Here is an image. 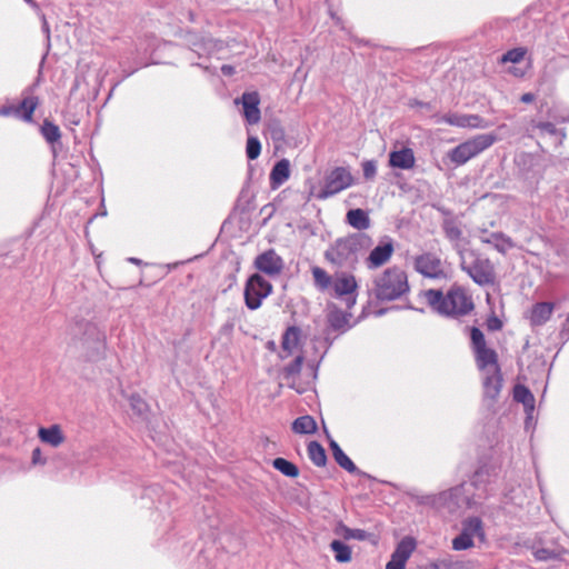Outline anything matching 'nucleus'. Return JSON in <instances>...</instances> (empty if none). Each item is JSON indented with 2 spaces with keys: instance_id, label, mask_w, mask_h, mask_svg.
Listing matches in <instances>:
<instances>
[{
  "instance_id": "1",
  "label": "nucleus",
  "mask_w": 569,
  "mask_h": 569,
  "mask_svg": "<svg viewBox=\"0 0 569 569\" xmlns=\"http://www.w3.org/2000/svg\"><path fill=\"white\" fill-rule=\"evenodd\" d=\"M72 343L80 357L87 361H99L107 351V336L97 322L81 320L71 330Z\"/></svg>"
},
{
  "instance_id": "2",
  "label": "nucleus",
  "mask_w": 569,
  "mask_h": 569,
  "mask_svg": "<svg viewBox=\"0 0 569 569\" xmlns=\"http://www.w3.org/2000/svg\"><path fill=\"white\" fill-rule=\"evenodd\" d=\"M427 303L445 316H463L473 309L471 296L461 287H452L446 296L440 290L430 289L423 293Z\"/></svg>"
},
{
  "instance_id": "3",
  "label": "nucleus",
  "mask_w": 569,
  "mask_h": 569,
  "mask_svg": "<svg viewBox=\"0 0 569 569\" xmlns=\"http://www.w3.org/2000/svg\"><path fill=\"white\" fill-rule=\"evenodd\" d=\"M279 358L290 362L282 368V377L293 388V380L299 376L305 360L302 350V332L298 327H289L281 337Z\"/></svg>"
},
{
  "instance_id": "4",
  "label": "nucleus",
  "mask_w": 569,
  "mask_h": 569,
  "mask_svg": "<svg viewBox=\"0 0 569 569\" xmlns=\"http://www.w3.org/2000/svg\"><path fill=\"white\" fill-rule=\"evenodd\" d=\"M408 291L407 273L399 267L388 268L375 278L372 292L378 300L392 301Z\"/></svg>"
},
{
  "instance_id": "5",
  "label": "nucleus",
  "mask_w": 569,
  "mask_h": 569,
  "mask_svg": "<svg viewBox=\"0 0 569 569\" xmlns=\"http://www.w3.org/2000/svg\"><path fill=\"white\" fill-rule=\"evenodd\" d=\"M370 238L363 233L338 239L325 253L328 261L338 266H350L358 261L359 252L369 247Z\"/></svg>"
},
{
  "instance_id": "6",
  "label": "nucleus",
  "mask_w": 569,
  "mask_h": 569,
  "mask_svg": "<svg viewBox=\"0 0 569 569\" xmlns=\"http://www.w3.org/2000/svg\"><path fill=\"white\" fill-rule=\"evenodd\" d=\"M461 269L479 286L495 282V269L489 259L482 258L475 250L461 251Z\"/></svg>"
},
{
  "instance_id": "7",
  "label": "nucleus",
  "mask_w": 569,
  "mask_h": 569,
  "mask_svg": "<svg viewBox=\"0 0 569 569\" xmlns=\"http://www.w3.org/2000/svg\"><path fill=\"white\" fill-rule=\"evenodd\" d=\"M496 141L497 137L492 133L477 134L450 150L448 157L456 166H462L490 148Z\"/></svg>"
},
{
  "instance_id": "8",
  "label": "nucleus",
  "mask_w": 569,
  "mask_h": 569,
  "mask_svg": "<svg viewBox=\"0 0 569 569\" xmlns=\"http://www.w3.org/2000/svg\"><path fill=\"white\" fill-rule=\"evenodd\" d=\"M271 292L272 284L269 281L258 273L252 274L244 287L246 306L250 310H257Z\"/></svg>"
},
{
  "instance_id": "9",
  "label": "nucleus",
  "mask_w": 569,
  "mask_h": 569,
  "mask_svg": "<svg viewBox=\"0 0 569 569\" xmlns=\"http://www.w3.org/2000/svg\"><path fill=\"white\" fill-rule=\"evenodd\" d=\"M353 183L350 171L343 167L335 168L326 178L323 188L317 194L318 199H327L349 188Z\"/></svg>"
},
{
  "instance_id": "10",
  "label": "nucleus",
  "mask_w": 569,
  "mask_h": 569,
  "mask_svg": "<svg viewBox=\"0 0 569 569\" xmlns=\"http://www.w3.org/2000/svg\"><path fill=\"white\" fill-rule=\"evenodd\" d=\"M415 270L426 278L443 279L447 277L445 262L435 253L425 252L415 258Z\"/></svg>"
},
{
  "instance_id": "11",
  "label": "nucleus",
  "mask_w": 569,
  "mask_h": 569,
  "mask_svg": "<svg viewBox=\"0 0 569 569\" xmlns=\"http://www.w3.org/2000/svg\"><path fill=\"white\" fill-rule=\"evenodd\" d=\"M465 501L463 488L455 487L438 495L426 497V502L432 505L437 509H447L455 512Z\"/></svg>"
},
{
  "instance_id": "12",
  "label": "nucleus",
  "mask_w": 569,
  "mask_h": 569,
  "mask_svg": "<svg viewBox=\"0 0 569 569\" xmlns=\"http://www.w3.org/2000/svg\"><path fill=\"white\" fill-rule=\"evenodd\" d=\"M333 295L345 300L348 308L356 303L357 281L352 274L337 273L331 284Z\"/></svg>"
},
{
  "instance_id": "13",
  "label": "nucleus",
  "mask_w": 569,
  "mask_h": 569,
  "mask_svg": "<svg viewBox=\"0 0 569 569\" xmlns=\"http://www.w3.org/2000/svg\"><path fill=\"white\" fill-rule=\"evenodd\" d=\"M254 267L269 277H277L282 272L284 263L273 249H269L256 257Z\"/></svg>"
},
{
  "instance_id": "14",
  "label": "nucleus",
  "mask_w": 569,
  "mask_h": 569,
  "mask_svg": "<svg viewBox=\"0 0 569 569\" xmlns=\"http://www.w3.org/2000/svg\"><path fill=\"white\" fill-rule=\"evenodd\" d=\"M416 549V540L412 537H405L397 545L387 562L386 569H406V563Z\"/></svg>"
},
{
  "instance_id": "15",
  "label": "nucleus",
  "mask_w": 569,
  "mask_h": 569,
  "mask_svg": "<svg viewBox=\"0 0 569 569\" xmlns=\"http://www.w3.org/2000/svg\"><path fill=\"white\" fill-rule=\"evenodd\" d=\"M438 122L458 128L485 129L488 127L487 121L477 114L449 113L442 116Z\"/></svg>"
},
{
  "instance_id": "16",
  "label": "nucleus",
  "mask_w": 569,
  "mask_h": 569,
  "mask_svg": "<svg viewBox=\"0 0 569 569\" xmlns=\"http://www.w3.org/2000/svg\"><path fill=\"white\" fill-rule=\"evenodd\" d=\"M236 102H241L243 108V116L249 124H256L260 121V97L258 92H244L240 100H236Z\"/></svg>"
},
{
  "instance_id": "17",
  "label": "nucleus",
  "mask_w": 569,
  "mask_h": 569,
  "mask_svg": "<svg viewBox=\"0 0 569 569\" xmlns=\"http://www.w3.org/2000/svg\"><path fill=\"white\" fill-rule=\"evenodd\" d=\"M393 252L391 242H386L377 246L366 259V264L369 269H377L387 263Z\"/></svg>"
},
{
  "instance_id": "18",
  "label": "nucleus",
  "mask_w": 569,
  "mask_h": 569,
  "mask_svg": "<svg viewBox=\"0 0 569 569\" xmlns=\"http://www.w3.org/2000/svg\"><path fill=\"white\" fill-rule=\"evenodd\" d=\"M479 239L482 243L493 246L500 253H507L515 247L513 241L501 232L487 233L486 230H482Z\"/></svg>"
},
{
  "instance_id": "19",
  "label": "nucleus",
  "mask_w": 569,
  "mask_h": 569,
  "mask_svg": "<svg viewBox=\"0 0 569 569\" xmlns=\"http://www.w3.org/2000/svg\"><path fill=\"white\" fill-rule=\"evenodd\" d=\"M476 360L478 368L483 373L499 371L498 356L495 350L483 348L476 351Z\"/></svg>"
},
{
  "instance_id": "20",
  "label": "nucleus",
  "mask_w": 569,
  "mask_h": 569,
  "mask_svg": "<svg viewBox=\"0 0 569 569\" xmlns=\"http://www.w3.org/2000/svg\"><path fill=\"white\" fill-rule=\"evenodd\" d=\"M415 162V153L410 148H402L400 150H395L389 153V164L392 168L409 170L413 168Z\"/></svg>"
},
{
  "instance_id": "21",
  "label": "nucleus",
  "mask_w": 569,
  "mask_h": 569,
  "mask_svg": "<svg viewBox=\"0 0 569 569\" xmlns=\"http://www.w3.org/2000/svg\"><path fill=\"white\" fill-rule=\"evenodd\" d=\"M38 437L41 440V442L47 443L53 448H58L66 440V437L59 425H52L47 428H39Z\"/></svg>"
},
{
  "instance_id": "22",
  "label": "nucleus",
  "mask_w": 569,
  "mask_h": 569,
  "mask_svg": "<svg viewBox=\"0 0 569 569\" xmlns=\"http://www.w3.org/2000/svg\"><path fill=\"white\" fill-rule=\"evenodd\" d=\"M290 177V162L288 159L278 161L270 172V186L276 190L283 184Z\"/></svg>"
},
{
  "instance_id": "23",
  "label": "nucleus",
  "mask_w": 569,
  "mask_h": 569,
  "mask_svg": "<svg viewBox=\"0 0 569 569\" xmlns=\"http://www.w3.org/2000/svg\"><path fill=\"white\" fill-rule=\"evenodd\" d=\"M483 378V393L485 397L495 400L501 390V373L500 370L497 372H487L482 375Z\"/></svg>"
},
{
  "instance_id": "24",
  "label": "nucleus",
  "mask_w": 569,
  "mask_h": 569,
  "mask_svg": "<svg viewBox=\"0 0 569 569\" xmlns=\"http://www.w3.org/2000/svg\"><path fill=\"white\" fill-rule=\"evenodd\" d=\"M443 231L459 256L461 254V251L468 250L462 244V231L453 221H446L443 224Z\"/></svg>"
},
{
  "instance_id": "25",
  "label": "nucleus",
  "mask_w": 569,
  "mask_h": 569,
  "mask_svg": "<svg viewBox=\"0 0 569 569\" xmlns=\"http://www.w3.org/2000/svg\"><path fill=\"white\" fill-rule=\"evenodd\" d=\"M553 311V305L539 302L532 307L530 321L535 326H541L549 320Z\"/></svg>"
},
{
  "instance_id": "26",
  "label": "nucleus",
  "mask_w": 569,
  "mask_h": 569,
  "mask_svg": "<svg viewBox=\"0 0 569 569\" xmlns=\"http://www.w3.org/2000/svg\"><path fill=\"white\" fill-rule=\"evenodd\" d=\"M513 398L525 406V410L528 417H530L535 409V397L530 390L525 386L517 385L513 389Z\"/></svg>"
},
{
  "instance_id": "27",
  "label": "nucleus",
  "mask_w": 569,
  "mask_h": 569,
  "mask_svg": "<svg viewBox=\"0 0 569 569\" xmlns=\"http://www.w3.org/2000/svg\"><path fill=\"white\" fill-rule=\"evenodd\" d=\"M348 223L357 230H366L370 227V219L362 209H352L347 212Z\"/></svg>"
},
{
  "instance_id": "28",
  "label": "nucleus",
  "mask_w": 569,
  "mask_h": 569,
  "mask_svg": "<svg viewBox=\"0 0 569 569\" xmlns=\"http://www.w3.org/2000/svg\"><path fill=\"white\" fill-rule=\"evenodd\" d=\"M330 449L332 451V456L336 460V462L341 467L343 468L345 470H347L348 472H356L357 471V467L356 465L352 462V460L342 451V449L340 448V446L335 441V440H331L330 441Z\"/></svg>"
},
{
  "instance_id": "29",
  "label": "nucleus",
  "mask_w": 569,
  "mask_h": 569,
  "mask_svg": "<svg viewBox=\"0 0 569 569\" xmlns=\"http://www.w3.org/2000/svg\"><path fill=\"white\" fill-rule=\"evenodd\" d=\"M333 532L339 536V537H342L347 540L349 539H356V540H366L368 538V532L362 530V529H351L349 527H347L345 523L342 522H338L333 529Z\"/></svg>"
},
{
  "instance_id": "30",
  "label": "nucleus",
  "mask_w": 569,
  "mask_h": 569,
  "mask_svg": "<svg viewBox=\"0 0 569 569\" xmlns=\"http://www.w3.org/2000/svg\"><path fill=\"white\" fill-rule=\"evenodd\" d=\"M462 531L467 533L471 539L475 537H478L480 540L485 539L482 521L478 517L466 519L462 523Z\"/></svg>"
},
{
  "instance_id": "31",
  "label": "nucleus",
  "mask_w": 569,
  "mask_h": 569,
  "mask_svg": "<svg viewBox=\"0 0 569 569\" xmlns=\"http://www.w3.org/2000/svg\"><path fill=\"white\" fill-rule=\"evenodd\" d=\"M315 286L321 290H328L331 288L333 278L322 268L313 266L311 268Z\"/></svg>"
},
{
  "instance_id": "32",
  "label": "nucleus",
  "mask_w": 569,
  "mask_h": 569,
  "mask_svg": "<svg viewBox=\"0 0 569 569\" xmlns=\"http://www.w3.org/2000/svg\"><path fill=\"white\" fill-rule=\"evenodd\" d=\"M330 549L335 555V560L340 563L349 562L352 558L351 548L340 540H333L330 543Z\"/></svg>"
},
{
  "instance_id": "33",
  "label": "nucleus",
  "mask_w": 569,
  "mask_h": 569,
  "mask_svg": "<svg viewBox=\"0 0 569 569\" xmlns=\"http://www.w3.org/2000/svg\"><path fill=\"white\" fill-rule=\"evenodd\" d=\"M317 429L316 421L310 416H302L297 418L292 423V430L296 433L309 435L313 433Z\"/></svg>"
},
{
  "instance_id": "34",
  "label": "nucleus",
  "mask_w": 569,
  "mask_h": 569,
  "mask_svg": "<svg viewBox=\"0 0 569 569\" xmlns=\"http://www.w3.org/2000/svg\"><path fill=\"white\" fill-rule=\"evenodd\" d=\"M37 106H38L37 97H34V96L24 97L23 100L21 101L20 106H18V108H20V118L28 122L31 121Z\"/></svg>"
},
{
  "instance_id": "35",
  "label": "nucleus",
  "mask_w": 569,
  "mask_h": 569,
  "mask_svg": "<svg viewBox=\"0 0 569 569\" xmlns=\"http://www.w3.org/2000/svg\"><path fill=\"white\" fill-rule=\"evenodd\" d=\"M308 456L310 460L318 467L326 465L327 455L323 447L317 441H311L308 445Z\"/></svg>"
},
{
  "instance_id": "36",
  "label": "nucleus",
  "mask_w": 569,
  "mask_h": 569,
  "mask_svg": "<svg viewBox=\"0 0 569 569\" xmlns=\"http://www.w3.org/2000/svg\"><path fill=\"white\" fill-rule=\"evenodd\" d=\"M272 466L287 477L295 478L299 475L297 466L284 458H276L272 461Z\"/></svg>"
},
{
  "instance_id": "37",
  "label": "nucleus",
  "mask_w": 569,
  "mask_h": 569,
  "mask_svg": "<svg viewBox=\"0 0 569 569\" xmlns=\"http://www.w3.org/2000/svg\"><path fill=\"white\" fill-rule=\"evenodd\" d=\"M41 133L46 141L49 143H54L59 141L61 137L59 127L48 120H44L41 127Z\"/></svg>"
},
{
  "instance_id": "38",
  "label": "nucleus",
  "mask_w": 569,
  "mask_h": 569,
  "mask_svg": "<svg viewBox=\"0 0 569 569\" xmlns=\"http://www.w3.org/2000/svg\"><path fill=\"white\" fill-rule=\"evenodd\" d=\"M459 567L458 561H455L451 556H447L430 562L427 569H458Z\"/></svg>"
},
{
  "instance_id": "39",
  "label": "nucleus",
  "mask_w": 569,
  "mask_h": 569,
  "mask_svg": "<svg viewBox=\"0 0 569 569\" xmlns=\"http://www.w3.org/2000/svg\"><path fill=\"white\" fill-rule=\"evenodd\" d=\"M129 405L131 410L139 417L144 416L148 410L147 402L139 395L130 396Z\"/></svg>"
},
{
  "instance_id": "40",
  "label": "nucleus",
  "mask_w": 569,
  "mask_h": 569,
  "mask_svg": "<svg viewBox=\"0 0 569 569\" xmlns=\"http://www.w3.org/2000/svg\"><path fill=\"white\" fill-rule=\"evenodd\" d=\"M247 157L250 160H254L260 156L261 152V143L257 137H249L247 140L246 148Z\"/></svg>"
},
{
  "instance_id": "41",
  "label": "nucleus",
  "mask_w": 569,
  "mask_h": 569,
  "mask_svg": "<svg viewBox=\"0 0 569 569\" xmlns=\"http://www.w3.org/2000/svg\"><path fill=\"white\" fill-rule=\"evenodd\" d=\"M473 546V539H471L467 533L461 531L459 536H457L452 540V548L455 550H467Z\"/></svg>"
},
{
  "instance_id": "42",
  "label": "nucleus",
  "mask_w": 569,
  "mask_h": 569,
  "mask_svg": "<svg viewBox=\"0 0 569 569\" xmlns=\"http://www.w3.org/2000/svg\"><path fill=\"white\" fill-rule=\"evenodd\" d=\"M525 54H526V49H523V48H515V49H511V50L507 51L501 57V62H503V63H506V62L518 63V62H520L523 59Z\"/></svg>"
},
{
  "instance_id": "43",
  "label": "nucleus",
  "mask_w": 569,
  "mask_h": 569,
  "mask_svg": "<svg viewBox=\"0 0 569 569\" xmlns=\"http://www.w3.org/2000/svg\"><path fill=\"white\" fill-rule=\"evenodd\" d=\"M470 337H471V342H472L475 352L477 350L487 348L486 341H485V336H483V333H482V331L480 329L472 328Z\"/></svg>"
},
{
  "instance_id": "44",
  "label": "nucleus",
  "mask_w": 569,
  "mask_h": 569,
  "mask_svg": "<svg viewBox=\"0 0 569 569\" xmlns=\"http://www.w3.org/2000/svg\"><path fill=\"white\" fill-rule=\"evenodd\" d=\"M362 171L366 179H373L377 173V162L375 160L363 161Z\"/></svg>"
},
{
  "instance_id": "45",
  "label": "nucleus",
  "mask_w": 569,
  "mask_h": 569,
  "mask_svg": "<svg viewBox=\"0 0 569 569\" xmlns=\"http://www.w3.org/2000/svg\"><path fill=\"white\" fill-rule=\"evenodd\" d=\"M487 328L490 331H497L502 328V321L497 316H491L487 320Z\"/></svg>"
},
{
  "instance_id": "46",
  "label": "nucleus",
  "mask_w": 569,
  "mask_h": 569,
  "mask_svg": "<svg viewBox=\"0 0 569 569\" xmlns=\"http://www.w3.org/2000/svg\"><path fill=\"white\" fill-rule=\"evenodd\" d=\"M31 462L34 466H37V465H40V466L46 465L47 459L42 457V451H41L40 448L33 449L32 456H31Z\"/></svg>"
},
{
  "instance_id": "47",
  "label": "nucleus",
  "mask_w": 569,
  "mask_h": 569,
  "mask_svg": "<svg viewBox=\"0 0 569 569\" xmlns=\"http://www.w3.org/2000/svg\"><path fill=\"white\" fill-rule=\"evenodd\" d=\"M0 116L7 117V116H16L20 118V108L9 106V107H2L0 108Z\"/></svg>"
},
{
  "instance_id": "48",
  "label": "nucleus",
  "mask_w": 569,
  "mask_h": 569,
  "mask_svg": "<svg viewBox=\"0 0 569 569\" xmlns=\"http://www.w3.org/2000/svg\"><path fill=\"white\" fill-rule=\"evenodd\" d=\"M537 128H539L542 131H546L550 134H555L557 132V128L551 122H539L537 124Z\"/></svg>"
},
{
  "instance_id": "49",
  "label": "nucleus",
  "mask_w": 569,
  "mask_h": 569,
  "mask_svg": "<svg viewBox=\"0 0 569 569\" xmlns=\"http://www.w3.org/2000/svg\"><path fill=\"white\" fill-rule=\"evenodd\" d=\"M221 72L224 74V76H232L234 73V68L230 64H223L221 67Z\"/></svg>"
},
{
  "instance_id": "50",
  "label": "nucleus",
  "mask_w": 569,
  "mask_h": 569,
  "mask_svg": "<svg viewBox=\"0 0 569 569\" xmlns=\"http://www.w3.org/2000/svg\"><path fill=\"white\" fill-rule=\"evenodd\" d=\"M536 557L539 560H547L549 558V551L546 549L538 550Z\"/></svg>"
},
{
  "instance_id": "51",
  "label": "nucleus",
  "mask_w": 569,
  "mask_h": 569,
  "mask_svg": "<svg viewBox=\"0 0 569 569\" xmlns=\"http://www.w3.org/2000/svg\"><path fill=\"white\" fill-rule=\"evenodd\" d=\"M520 100L525 103H530L535 100V94L530 92L523 93Z\"/></svg>"
},
{
  "instance_id": "52",
  "label": "nucleus",
  "mask_w": 569,
  "mask_h": 569,
  "mask_svg": "<svg viewBox=\"0 0 569 569\" xmlns=\"http://www.w3.org/2000/svg\"><path fill=\"white\" fill-rule=\"evenodd\" d=\"M278 136H279V137H282V136H283V132H282V130H281L280 128H279V129H277V130H274V132H273V138H274V137H278Z\"/></svg>"
},
{
  "instance_id": "53",
  "label": "nucleus",
  "mask_w": 569,
  "mask_h": 569,
  "mask_svg": "<svg viewBox=\"0 0 569 569\" xmlns=\"http://www.w3.org/2000/svg\"><path fill=\"white\" fill-rule=\"evenodd\" d=\"M128 261L131 262V263H134V264H140L141 263V260H139L137 258H129Z\"/></svg>"
},
{
  "instance_id": "54",
  "label": "nucleus",
  "mask_w": 569,
  "mask_h": 569,
  "mask_svg": "<svg viewBox=\"0 0 569 569\" xmlns=\"http://www.w3.org/2000/svg\"><path fill=\"white\" fill-rule=\"evenodd\" d=\"M268 346H269V348H270V349H274V347H276V345H274V342H273V341H270V342L268 343Z\"/></svg>"
},
{
  "instance_id": "55",
  "label": "nucleus",
  "mask_w": 569,
  "mask_h": 569,
  "mask_svg": "<svg viewBox=\"0 0 569 569\" xmlns=\"http://www.w3.org/2000/svg\"><path fill=\"white\" fill-rule=\"evenodd\" d=\"M330 321H331L332 326H338L336 320L333 319V316L330 317Z\"/></svg>"
},
{
  "instance_id": "56",
  "label": "nucleus",
  "mask_w": 569,
  "mask_h": 569,
  "mask_svg": "<svg viewBox=\"0 0 569 569\" xmlns=\"http://www.w3.org/2000/svg\"><path fill=\"white\" fill-rule=\"evenodd\" d=\"M206 44H208V46H212V44H213V40H212V39H208V40H207V42H206Z\"/></svg>"
},
{
  "instance_id": "57",
  "label": "nucleus",
  "mask_w": 569,
  "mask_h": 569,
  "mask_svg": "<svg viewBox=\"0 0 569 569\" xmlns=\"http://www.w3.org/2000/svg\"><path fill=\"white\" fill-rule=\"evenodd\" d=\"M26 1L34 6V3L31 0H26Z\"/></svg>"
}]
</instances>
